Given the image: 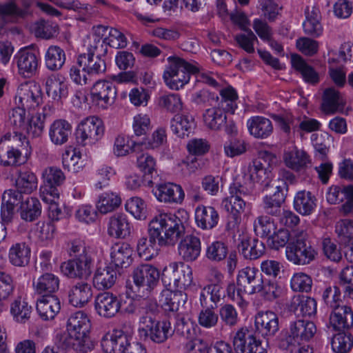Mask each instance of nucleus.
Listing matches in <instances>:
<instances>
[{"label":"nucleus","mask_w":353,"mask_h":353,"mask_svg":"<svg viewBox=\"0 0 353 353\" xmlns=\"http://www.w3.org/2000/svg\"><path fill=\"white\" fill-rule=\"evenodd\" d=\"M189 217L188 211L183 208L174 213L159 212L154 215L148 224V236L138 239L139 256L148 261L159 254L161 248L174 245L184 236L185 223Z\"/></svg>","instance_id":"nucleus-1"},{"label":"nucleus","mask_w":353,"mask_h":353,"mask_svg":"<svg viewBox=\"0 0 353 353\" xmlns=\"http://www.w3.org/2000/svg\"><path fill=\"white\" fill-rule=\"evenodd\" d=\"M91 322L83 312H77L70 316L67 322L68 334L63 339V345L66 349L86 353L94 348L90 339Z\"/></svg>","instance_id":"nucleus-2"},{"label":"nucleus","mask_w":353,"mask_h":353,"mask_svg":"<svg viewBox=\"0 0 353 353\" xmlns=\"http://www.w3.org/2000/svg\"><path fill=\"white\" fill-rule=\"evenodd\" d=\"M168 65L163 74L166 85L174 90H179L190 81V74L198 72V67L179 57L167 58Z\"/></svg>","instance_id":"nucleus-3"},{"label":"nucleus","mask_w":353,"mask_h":353,"mask_svg":"<svg viewBox=\"0 0 353 353\" xmlns=\"http://www.w3.org/2000/svg\"><path fill=\"white\" fill-rule=\"evenodd\" d=\"M317 331L315 323L309 320L291 321L285 333L281 337L279 347L281 350L293 351L297 345L308 343Z\"/></svg>","instance_id":"nucleus-4"},{"label":"nucleus","mask_w":353,"mask_h":353,"mask_svg":"<svg viewBox=\"0 0 353 353\" xmlns=\"http://www.w3.org/2000/svg\"><path fill=\"white\" fill-rule=\"evenodd\" d=\"M29 141L21 133L16 132L8 139L0 140V163L4 166H18L25 162L23 152L28 154Z\"/></svg>","instance_id":"nucleus-5"},{"label":"nucleus","mask_w":353,"mask_h":353,"mask_svg":"<svg viewBox=\"0 0 353 353\" xmlns=\"http://www.w3.org/2000/svg\"><path fill=\"white\" fill-rule=\"evenodd\" d=\"M316 250L307 241V232L301 229L293 231V237L285 248L287 259L294 265H304L314 260Z\"/></svg>","instance_id":"nucleus-6"},{"label":"nucleus","mask_w":353,"mask_h":353,"mask_svg":"<svg viewBox=\"0 0 353 353\" xmlns=\"http://www.w3.org/2000/svg\"><path fill=\"white\" fill-rule=\"evenodd\" d=\"M139 323V334L144 341L162 344L172 335L169 321L157 320L152 314H145L140 317Z\"/></svg>","instance_id":"nucleus-7"},{"label":"nucleus","mask_w":353,"mask_h":353,"mask_svg":"<svg viewBox=\"0 0 353 353\" xmlns=\"http://www.w3.org/2000/svg\"><path fill=\"white\" fill-rule=\"evenodd\" d=\"M230 196L224 199L222 205L230 213V217L233 221L228 224V228H235L240 223L241 214L244 211L246 203L242 196H247L250 190L239 182L232 183L229 188Z\"/></svg>","instance_id":"nucleus-8"},{"label":"nucleus","mask_w":353,"mask_h":353,"mask_svg":"<svg viewBox=\"0 0 353 353\" xmlns=\"http://www.w3.org/2000/svg\"><path fill=\"white\" fill-rule=\"evenodd\" d=\"M133 282L141 296H147L157 287L159 281V272L150 264H141L132 273Z\"/></svg>","instance_id":"nucleus-9"},{"label":"nucleus","mask_w":353,"mask_h":353,"mask_svg":"<svg viewBox=\"0 0 353 353\" xmlns=\"http://www.w3.org/2000/svg\"><path fill=\"white\" fill-rule=\"evenodd\" d=\"M270 117L276 123L280 129L287 134L298 128L305 132L318 130L321 123L314 119L305 118L299 123L296 119L290 113L283 112L280 114H270Z\"/></svg>","instance_id":"nucleus-10"},{"label":"nucleus","mask_w":353,"mask_h":353,"mask_svg":"<svg viewBox=\"0 0 353 353\" xmlns=\"http://www.w3.org/2000/svg\"><path fill=\"white\" fill-rule=\"evenodd\" d=\"M104 126L101 119L97 117H90L78 125L76 137L79 144L92 145L103 136Z\"/></svg>","instance_id":"nucleus-11"},{"label":"nucleus","mask_w":353,"mask_h":353,"mask_svg":"<svg viewBox=\"0 0 353 353\" xmlns=\"http://www.w3.org/2000/svg\"><path fill=\"white\" fill-rule=\"evenodd\" d=\"M117 94L115 85L106 80L97 81L90 90L92 105L101 110H106L112 106L115 102Z\"/></svg>","instance_id":"nucleus-12"},{"label":"nucleus","mask_w":353,"mask_h":353,"mask_svg":"<svg viewBox=\"0 0 353 353\" xmlns=\"http://www.w3.org/2000/svg\"><path fill=\"white\" fill-rule=\"evenodd\" d=\"M262 274L259 270L252 267H245L241 269L236 276L237 296L242 294H252L259 293L261 288Z\"/></svg>","instance_id":"nucleus-13"},{"label":"nucleus","mask_w":353,"mask_h":353,"mask_svg":"<svg viewBox=\"0 0 353 353\" xmlns=\"http://www.w3.org/2000/svg\"><path fill=\"white\" fill-rule=\"evenodd\" d=\"M94 265L93 256L74 258L61 263V272L70 279H87L92 271Z\"/></svg>","instance_id":"nucleus-14"},{"label":"nucleus","mask_w":353,"mask_h":353,"mask_svg":"<svg viewBox=\"0 0 353 353\" xmlns=\"http://www.w3.org/2000/svg\"><path fill=\"white\" fill-rule=\"evenodd\" d=\"M326 199L330 204L343 201L339 208V212L343 216L353 214V185H332L326 194Z\"/></svg>","instance_id":"nucleus-15"},{"label":"nucleus","mask_w":353,"mask_h":353,"mask_svg":"<svg viewBox=\"0 0 353 353\" xmlns=\"http://www.w3.org/2000/svg\"><path fill=\"white\" fill-rule=\"evenodd\" d=\"M232 344L236 353H265L260 340L250 334L247 327H241L234 333Z\"/></svg>","instance_id":"nucleus-16"},{"label":"nucleus","mask_w":353,"mask_h":353,"mask_svg":"<svg viewBox=\"0 0 353 353\" xmlns=\"http://www.w3.org/2000/svg\"><path fill=\"white\" fill-rule=\"evenodd\" d=\"M16 103L30 110L38 107L42 102L41 90L34 83L21 84L17 90Z\"/></svg>","instance_id":"nucleus-17"},{"label":"nucleus","mask_w":353,"mask_h":353,"mask_svg":"<svg viewBox=\"0 0 353 353\" xmlns=\"http://www.w3.org/2000/svg\"><path fill=\"white\" fill-rule=\"evenodd\" d=\"M108 27L98 25L93 26L92 32L85 41L88 54L104 57L108 51V44L105 37Z\"/></svg>","instance_id":"nucleus-18"},{"label":"nucleus","mask_w":353,"mask_h":353,"mask_svg":"<svg viewBox=\"0 0 353 353\" xmlns=\"http://www.w3.org/2000/svg\"><path fill=\"white\" fill-rule=\"evenodd\" d=\"M123 305V301L115 294L104 292L99 293L94 300L96 312L101 317L110 319L114 317Z\"/></svg>","instance_id":"nucleus-19"},{"label":"nucleus","mask_w":353,"mask_h":353,"mask_svg":"<svg viewBox=\"0 0 353 353\" xmlns=\"http://www.w3.org/2000/svg\"><path fill=\"white\" fill-rule=\"evenodd\" d=\"M255 334L264 338L274 336L279 330V317L272 311L259 312L254 319Z\"/></svg>","instance_id":"nucleus-20"},{"label":"nucleus","mask_w":353,"mask_h":353,"mask_svg":"<svg viewBox=\"0 0 353 353\" xmlns=\"http://www.w3.org/2000/svg\"><path fill=\"white\" fill-rule=\"evenodd\" d=\"M152 192L159 201L167 203H181L185 197L181 186L172 183H158Z\"/></svg>","instance_id":"nucleus-21"},{"label":"nucleus","mask_w":353,"mask_h":353,"mask_svg":"<svg viewBox=\"0 0 353 353\" xmlns=\"http://www.w3.org/2000/svg\"><path fill=\"white\" fill-rule=\"evenodd\" d=\"M245 179L251 181L252 184L248 188L250 190L252 189L254 184H259L264 189L270 185L272 174L269 168H265L261 160L256 159L249 165Z\"/></svg>","instance_id":"nucleus-22"},{"label":"nucleus","mask_w":353,"mask_h":353,"mask_svg":"<svg viewBox=\"0 0 353 353\" xmlns=\"http://www.w3.org/2000/svg\"><path fill=\"white\" fill-rule=\"evenodd\" d=\"M19 73L24 77H31L35 73L39 59L34 52L30 48L21 49L14 56Z\"/></svg>","instance_id":"nucleus-23"},{"label":"nucleus","mask_w":353,"mask_h":353,"mask_svg":"<svg viewBox=\"0 0 353 353\" xmlns=\"http://www.w3.org/2000/svg\"><path fill=\"white\" fill-rule=\"evenodd\" d=\"M130 345L128 336L121 330L106 333L101 339V345L105 353H124Z\"/></svg>","instance_id":"nucleus-24"},{"label":"nucleus","mask_w":353,"mask_h":353,"mask_svg":"<svg viewBox=\"0 0 353 353\" xmlns=\"http://www.w3.org/2000/svg\"><path fill=\"white\" fill-rule=\"evenodd\" d=\"M329 324L336 331L351 328L353 326V311L351 307L341 305L333 309L330 314Z\"/></svg>","instance_id":"nucleus-25"},{"label":"nucleus","mask_w":353,"mask_h":353,"mask_svg":"<svg viewBox=\"0 0 353 353\" xmlns=\"http://www.w3.org/2000/svg\"><path fill=\"white\" fill-rule=\"evenodd\" d=\"M283 160L285 165L294 172L305 170L311 164V159L307 153L296 147L285 150Z\"/></svg>","instance_id":"nucleus-26"},{"label":"nucleus","mask_w":353,"mask_h":353,"mask_svg":"<svg viewBox=\"0 0 353 353\" xmlns=\"http://www.w3.org/2000/svg\"><path fill=\"white\" fill-rule=\"evenodd\" d=\"M45 87L47 95L54 101L59 102L68 97V83L60 74L48 76L46 79Z\"/></svg>","instance_id":"nucleus-27"},{"label":"nucleus","mask_w":353,"mask_h":353,"mask_svg":"<svg viewBox=\"0 0 353 353\" xmlns=\"http://www.w3.org/2000/svg\"><path fill=\"white\" fill-rule=\"evenodd\" d=\"M177 250L179 256L185 261H194L200 256L201 243L194 234H188L179 242Z\"/></svg>","instance_id":"nucleus-28"},{"label":"nucleus","mask_w":353,"mask_h":353,"mask_svg":"<svg viewBox=\"0 0 353 353\" xmlns=\"http://www.w3.org/2000/svg\"><path fill=\"white\" fill-rule=\"evenodd\" d=\"M59 285V276L50 272L41 274L32 281L34 292L42 296H54V294L58 291Z\"/></svg>","instance_id":"nucleus-29"},{"label":"nucleus","mask_w":353,"mask_h":353,"mask_svg":"<svg viewBox=\"0 0 353 353\" xmlns=\"http://www.w3.org/2000/svg\"><path fill=\"white\" fill-rule=\"evenodd\" d=\"M276 190L272 195H267L263 199L264 211L273 216H277L281 212V205L288 192V185L282 182V184L276 185Z\"/></svg>","instance_id":"nucleus-30"},{"label":"nucleus","mask_w":353,"mask_h":353,"mask_svg":"<svg viewBox=\"0 0 353 353\" xmlns=\"http://www.w3.org/2000/svg\"><path fill=\"white\" fill-rule=\"evenodd\" d=\"M195 222L196 225L204 230H210L215 228L219 221L216 210L210 205H198L195 209Z\"/></svg>","instance_id":"nucleus-31"},{"label":"nucleus","mask_w":353,"mask_h":353,"mask_svg":"<svg viewBox=\"0 0 353 353\" xmlns=\"http://www.w3.org/2000/svg\"><path fill=\"white\" fill-rule=\"evenodd\" d=\"M305 19L303 23L304 32L314 37H318L323 33L321 23V13L316 6H307L305 9Z\"/></svg>","instance_id":"nucleus-32"},{"label":"nucleus","mask_w":353,"mask_h":353,"mask_svg":"<svg viewBox=\"0 0 353 353\" xmlns=\"http://www.w3.org/2000/svg\"><path fill=\"white\" fill-rule=\"evenodd\" d=\"M246 125L250 134L256 139H267L273 132L272 121L262 116L250 117Z\"/></svg>","instance_id":"nucleus-33"},{"label":"nucleus","mask_w":353,"mask_h":353,"mask_svg":"<svg viewBox=\"0 0 353 353\" xmlns=\"http://www.w3.org/2000/svg\"><path fill=\"white\" fill-rule=\"evenodd\" d=\"M22 193L17 188L9 189L4 192L1 208V215L3 221H9L14 213L15 207L24 201Z\"/></svg>","instance_id":"nucleus-34"},{"label":"nucleus","mask_w":353,"mask_h":353,"mask_svg":"<svg viewBox=\"0 0 353 353\" xmlns=\"http://www.w3.org/2000/svg\"><path fill=\"white\" fill-rule=\"evenodd\" d=\"M92 296L91 285L81 281L72 285L68 291L69 303L77 307H82L87 304Z\"/></svg>","instance_id":"nucleus-35"},{"label":"nucleus","mask_w":353,"mask_h":353,"mask_svg":"<svg viewBox=\"0 0 353 353\" xmlns=\"http://www.w3.org/2000/svg\"><path fill=\"white\" fill-rule=\"evenodd\" d=\"M293 205L294 210L301 215L312 214L317 205V199L310 191L300 190L294 196Z\"/></svg>","instance_id":"nucleus-36"},{"label":"nucleus","mask_w":353,"mask_h":353,"mask_svg":"<svg viewBox=\"0 0 353 353\" xmlns=\"http://www.w3.org/2000/svg\"><path fill=\"white\" fill-rule=\"evenodd\" d=\"M133 250L130 245L125 242H117L110 248L111 261L116 267L125 268L132 261Z\"/></svg>","instance_id":"nucleus-37"},{"label":"nucleus","mask_w":353,"mask_h":353,"mask_svg":"<svg viewBox=\"0 0 353 353\" xmlns=\"http://www.w3.org/2000/svg\"><path fill=\"white\" fill-rule=\"evenodd\" d=\"M188 299L187 294L182 290H171L161 292L159 303L165 311H178L181 305H183Z\"/></svg>","instance_id":"nucleus-38"},{"label":"nucleus","mask_w":353,"mask_h":353,"mask_svg":"<svg viewBox=\"0 0 353 353\" xmlns=\"http://www.w3.org/2000/svg\"><path fill=\"white\" fill-rule=\"evenodd\" d=\"M130 223L125 214H115L110 217L107 232L109 236L114 238H125L130 234Z\"/></svg>","instance_id":"nucleus-39"},{"label":"nucleus","mask_w":353,"mask_h":353,"mask_svg":"<svg viewBox=\"0 0 353 353\" xmlns=\"http://www.w3.org/2000/svg\"><path fill=\"white\" fill-rule=\"evenodd\" d=\"M61 309L60 301L56 296H42L37 300V310L45 321L52 320Z\"/></svg>","instance_id":"nucleus-40"},{"label":"nucleus","mask_w":353,"mask_h":353,"mask_svg":"<svg viewBox=\"0 0 353 353\" xmlns=\"http://www.w3.org/2000/svg\"><path fill=\"white\" fill-rule=\"evenodd\" d=\"M77 64L79 67L85 70L87 74L90 76L102 74L106 70V64L103 57L86 53L78 56Z\"/></svg>","instance_id":"nucleus-41"},{"label":"nucleus","mask_w":353,"mask_h":353,"mask_svg":"<svg viewBox=\"0 0 353 353\" xmlns=\"http://www.w3.org/2000/svg\"><path fill=\"white\" fill-rule=\"evenodd\" d=\"M72 132V125L64 119L55 120L50 126L49 137L52 143L61 145L65 143Z\"/></svg>","instance_id":"nucleus-42"},{"label":"nucleus","mask_w":353,"mask_h":353,"mask_svg":"<svg viewBox=\"0 0 353 353\" xmlns=\"http://www.w3.org/2000/svg\"><path fill=\"white\" fill-rule=\"evenodd\" d=\"M239 252L246 259L254 260L265 253L264 243L256 239L243 237L238 246Z\"/></svg>","instance_id":"nucleus-43"},{"label":"nucleus","mask_w":353,"mask_h":353,"mask_svg":"<svg viewBox=\"0 0 353 353\" xmlns=\"http://www.w3.org/2000/svg\"><path fill=\"white\" fill-rule=\"evenodd\" d=\"M290 310L302 316H312L316 313L317 303L312 297L296 295L291 300Z\"/></svg>","instance_id":"nucleus-44"},{"label":"nucleus","mask_w":353,"mask_h":353,"mask_svg":"<svg viewBox=\"0 0 353 353\" xmlns=\"http://www.w3.org/2000/svg\"><path fill=\"white\" fill-rule=\"evenodd\" d=\"M30 248L26 243H17L10 247L8 258L12 265L17 267H25L30 262Z\"/></svg>","instance_id":"nucleus-45"},{"label":"nucleus","mask_w":353,"mask_h":353,"mask_svg":"<svg viewBox=\"0 0 353 353\" xmlns=\"http://www.w3.org/2000/svg\"><path fill=\"white\" fill-rule=\"evenodd\" d=\"M117 278L115 269L110 266L98 268L93 277V284L96 288L100 290L110 288Z\"/></svg>","instance_id":"nucleus-46"},{"label":"nucleus","mask_w":353,"mask_h":353,"mask_svg":"<svg viewBox=\"0 0 353 353\" xmlns=\"http://www.w3.org/2000/svg\"><path fill=\"white\" fill-rule=\"evenodd\" d=\"M194 127V120L190 114H176L170 121L174 134L181 138L188 137Z\"/></svg>","instance_id":"nucleus-47"},{"label":"nucleus","mask_w":353,"mask_h":353,"mask_svg":"<svg viewBox=\"0 0 353 353\" xmlns=\"http://www.w3.org/2000/svg\"><path fill=\"white\" fill-rule=\"evenodd\" d=\"M225 296L223 287L219 284H210L204 287L200 293L199 301L201 306L210 307L211 302L214 307Z\"/></svg>","instance_id":"nucleus-48"},{"label":"nucleus","mask_w":353,"mask_h":353,"mask_svg":"<svg viewBox=\"0 0 353 353\" xmlns=\"http://www.w3.org/2000/svg\"><path fill=\"white\" fill-rule=\"evenodd\" d=\"M342 107V99L339 91L333 88L325 89L321 103L322 111L327 114H332Z\"/></svg>","instance_id":"nucleus-49"},{"label":"nucleus","mask_w":353,"mask_h":353,"mask_svg":"<svg viewBox=\"0 0 353 353\" xmlns=\"http://www.w3.org/2000/svg\"><path fill=\"white\" fill-rule=\"evenodd\" d=\"M32 308L21 296H17L10 304V314L13 320L19 323H25L30 318Z\"/></svg>","instance_id":"nucleus-50"},{"label":"nucleus","mask_w":353,"mask_h":353,"mask_svg":"<svg viewBox=\"0 0 353 353\" xmlns=\"http://www.w3.org/2000/svg\"><path fill=\"white\" fill-rule=\"evenodd\" d=\"M65 61L64 50L58 46H50L45 54V64L51 71L60 70Z\"/></svg>","instance_id":"nucleus-51"},{"label":"nucleus","mask_w":353,"mask_h":353,"mask_svg":"<svg viewBox=\"0 0 353 353\" xmlns=\"http://www.w3.org/2000/svg\"><path fill=\"white\" fill-rule=\"evenodd\" d=\"M46 109L47 107L45 106L43 113H38L32 116L30 118H28L25 126L23 127L21 131L26 132L32 138L39 137L43 132L44 122L48 115V113L45 112Z\"/></svg>","instance_id":"nucleus-52"},{"label":"nucleus","mask_w":353,"mask_h":353,"mask_svg":"<svg viewBox=\"0 0 353 353\" xmlns=\"http://www.w3.org/2000/svg\"><path fill=\"white\" fill-rule=\"evenodd\" d=\"M41 214V205L35 197H27L20 205L21 218L26 221H33Z\"/></svg>","instance_id":"nucleus-53"},{"label":"nucleus","mask_w":353,"mask_h":353,"mask_svg":"<svg viewBox=\"0 0 353 353\" xmlns=\"http://www.w3.org/2000/svg\"><path fill=\"white\" fill-rule=\"evenodd\" d=\"M291 62L292 67L301 74L306 82L314 84L319 81L317 72L301 56L292 55Z\"/></svg>","instance_id":"nucleus-54"},{"label":"nucleus","mask_w":353,"mask_h":353,"mask_svg":"<svg viewBox=\"0 0 353 353\" xmlns=\"http://www.w3.org/2000/svg\"><path fill=\"white\" fill-rule=\"evenodd\" d=\"M205 125L212 130H219L226 123L225 112L219 108L207 109L203 114Z\"/></svg>","instance_id":"nucleus-55"},{"label":"nucleus","mask_w":353,"mask_h":353,"mask_svg":"<svg viewBox=\"0 0 353 353\" xmlns=\"http://www.w3.org/2000/svg\"><path fill=\"white\" fill-rule=\"evenodd\" d=\"M219 94L221 101L218 108L225 113L234 114L237 108L238 94L236 90L232 86H228L221 89Z\"/></svg>","instance_id":"nucleus-56"},{"label":"nucleus","mask_w":353,"mask_h":353,"mask_svg":"<svg viewBox=\"0 0 353 353\" xmlns=\"http://www.w3.org/2000/svg\"><path fill=\"white\" fill-rule=\"evenodd\" d=\"M137 166L144 173V182L145 185L152 188L153 174H157L155 159L148 154H143L137 158Z\"/></svg>","instance_id":"nucleus-57"},{"label":"nucleus","mask_w":353,"mask_h":353,"mask_svg":"<svg viewBox=\"0 0 353 353\" xmlns=\"http://www.w3.org/2000/svg\"><path fill=\"white\" fill-rule=\"evenodd\" d=\"M37 178L30 171H20L15 181L16 188L25 194H30L37 188Z\"/></svg>","instance_id":"nucleus-58"},{"label":"nucleus","mask_w":353,"mask_h":353,"mask_svg":"<svg viewBox=\"0 0 353 353\" xmlns=\"http://www.w3.org/2000/svg\"><path fill=\"white\" fill-rule=\"evenodd\" d=\"M332 351L335 353H347L353 347V336L344 331L334 334L330 340Z\"/></svg>","instance_id":"nucleus-59"},{"label":"nucleus","mask_w":353,"mask_h":353,"mask_svg":"<svg viewBox=\"0 0 353 353\" xmlns=\"http://www.w3.org/2000/svg\"><path fill=\"white\" fill-rule=\"evenodd\" d=\"M26 12V10L19 9L13 2L0 4V31L6 23L17 17H23Z\"/></svg>","instance_id":"nucleus-60"},{"label":"nucleus","mask_w":353,"mask_h":353,"mask_svg":"<svg viewBox=\"0 0 353 353\" xmlns=\"http://www.w3.org/2000/svg\"><path fill=\"white\" fill-rule=\"evenodd\" d=\"M174 280L175 290L183 291L190 286L192 282V270L190 266L183 263H179L176 275Z\"/></svg>","instance_id":"nucleus-61"},{"label":"nucleus","mask_w":353,"mask_h":353,"mask_svg":"<svg viewBox=\"0 0 353 353\" xmlns=\"http://www.w3.org/2000/svg\"><path fill=\"white\" fill-rule=\"evenodd\" d=\"M121 198L113 192H104L97 203V208L101 214H107L115 210L121 204Z\"/></svg>","instance_id":"nucleus-62"},{"label":"nucleus","mask_w":353,"mask_h":353,"mask_svg":"<svg viewBox=\"0 0 353 353\" xmlns=\"http://www.w3.org/2000/svg\"><path fill=\"white\" fill-rule=\"evenodd\" d=\"M59 28L56 23L40 20L33 26V32L37 37L50 39L58 34Z\"/></svg>","instance_id":"nucleus-63"},{"label":"nucleus","mask_w":353,"mask_h":353,"mask_svg":"<svg viewBox=\"0 0 353 353\" xmlns=\"http://www.w3.org/2000/svg\"><path fill=\"white\" fill-rule=\"evenodd\" d=\"M198 314L199 325L205 329H211L216 326L219 322V314L215 312L213 305L210 307L202 306Z\"/></svg>","instance_id":"nucleus-64"}]
</instances>
